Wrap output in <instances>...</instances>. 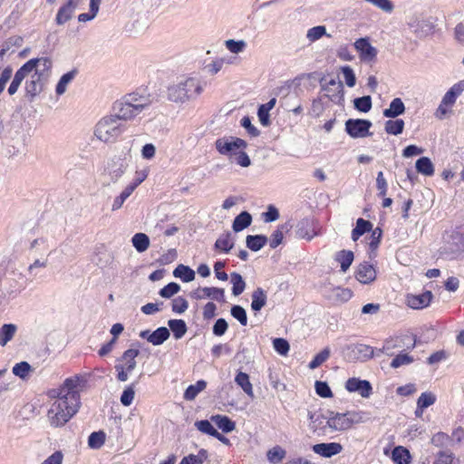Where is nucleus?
Masks as SVG:
<instances>
[{
	"mask_svg": "<svg viewBox=\"0 0 464 464\" xmlns=\"http://www.w3.org/2000/svg\"><path fill=\"white\" fill-rule=\"evenodd\" d=\"M52 60L48 57L33 58L23 64L14 73V76L7 89L9 95H14L18 91L23 81H25V94L33 101L44 89V82L51 73Z\"/></svg>",
	"mask_w": 464,
	"mask_h": 464,
	"instance_id": "obj_1",
	"label": "nucleus"
},
{
	"mask_svg": "<svg viewBox=\"0 0 464 464\" xmlns=\"http://www.w3.org/2000/svg\"><path fill=\"white\" fill-rule=\"evenodd\" d=\"M206 85V82L199 77H188L168 88V99L176 103H185L199 96Z\"/></svg>",
	"mask_w": 464,
	"mask_h": 464,
	"instance_id": "obj_2",
	"label": "nucleus"
},
{
	"mask_svg": "<svg viewBox=\"0 0 464 464\" xmlns=\"http://www.w3.org/2000/svg\"><path fill=\"white\" fill-rule=\"evenodd\" d=\"M55 399L48 411V420L53 427H61L77 413L80 405L61 396H49Z\"/></svg>",
	"mask_w": 464,
	"mask_h": 464,
	"instance_id": "obj_3",
	"label": "nucleus"
},
{
	"mask_svg": "<svg viewBox=\"0 0 464 464\" xmlns=\"http://www.w3.org/2000/svg\"><path fill=\"white\" fill-rule=\"evenodd\" d=\"M368 420V414L364 411H351L343 413L329 411V416L326 417V427L333 431H344L354 424L363 423Z\"/></svg>",
	"mask_w": 464,
	"mask_h": 464,
	"instance_id": "obj_4",
	"label": "nucleus"
},
{
	"mask_svg": "<svg viewBox=\"0 0 464 464\" xmlns=\"http://www.w3.org/2000/svg\"><path fill=\"white\" fill-rule=\"evenodd\" d=\"M127 130L125 122L112 115L106 116L96 124L94 134L103 142H114Z\"/></svg>",
	"mask_w": 464,
	"mask_h": 464,
	"instance_id": "obj_5",
	"label": "nucleus"
},
{
	"mask_svg": "<svg viewBox=\"0 0 464 464\" xmlns=\"http://www.w3.org/2000/svg\"><path fill=\"white\" fill-rule=\"evenodd\" d=\"M140 354L139 349H128L117 360L114 366L117 372V380L126 382L130 373L137 366L136 357Z\"/></svg>",
	"mask_w": 464,
	"mask_h": 464,
	"instance_id": "obj_6",
	"label": "nucleus"
},
{
	"mask_svg": "<svg viewBox=\"0 0 464 464\" xmlns=\"http://www.w3.org/2000/svg\"><path fill=\"white\" fill-rule=\"evenodd\" d=\"M79 383L80 378L77 376L67 378L61 387L51 390L48 394L49 396H61L81 405L80 393L77 390Z\"/></svg>",
	"mask_w": 464,
	"mask_h": 464,
	"instance_id": "obj_7",
	"label": "nucleus"
},
{
	"mask_svg": "<svg viewBox=\"0 0 464 464\" xmlns=\"http://www.w3.org/2000/svg\"><path fill=\"white\" fill-rule=\"evenodd\" d=\"M247 146V143L240 139L234 137H224L219 138L215 142L217 150L225 156H233L238 150H244Z\"/></svg>",
	"mask_w": 464,
	"mask_h": 464,
	"instance_id": "obj_8",
	"label": "nucleus"
},
{
	"mask_svg": "<svg viewBox=\"0 0 464 464\" xmlns=\"http://www.w3.org/2000/svg\"><path fill=\"white\" fill-rule=\"evenodd\" d=\"M322 90L326 92V97L333 102L342 105L344 102L343 84L337 79H331L324 82V79L320 81Z\"/></svg>",
	"mask_w": 464,
	"mask_h": 464,
	"instance_id": "obj_9",
	"label": "nucleus"
},
{
	"mask_svg": "<svg viewBox=\"0 0 464 464\" xmlns=\"http://www.w3.org/2000/svg\"><path fill=\"white\" fill-rule=\"evenodd\" d=\"M372 122L363 119H349L345 121V130L353 139L371 136Z\"/></svg>",
	"mask_w": 464,
	"mask_h": 464,
	"instance_id": "obj_10",
	"label": "nucleus"
},
{
	"mask_svg": "<svg viewBox=\"0 0 464 464\" xmlns=\"http://www.w3.org/2000/svg\"><path fill=\"white\" fill-rule=\"evenodd\" d=\"M407 24L411 33L419 39L426 37L433 30L432 23L418 15L411 16Z\"/></svg>",
	"mask_w": 464,
	"mask_h": 464,
	"instance_id": "obj_11",
	"label": "nucleus"
},
{
	"mask_svg": "<svg viewBox=\"0 0 464 464\" xmlns=\"http://www.w3.org/2000/svg\"><path fill=\"white\" fill-rule=\"evenodd\" d=\"M113 111L112 116L117 117L122 122L132 120L139 115L124 97L114 102Z\"/></svg>",
	"mask_w": 464,
	"mask_h": 464,
	"instance_id": "obj_12",
	"label": "nucleus"
},
{
	"mask_svg": "<svg viewBox=\"0 0 464 464\" xmlns=\"http://www.w3.org/2000/svg\"><path fill=\"white\" fill-rule=\"evenodd\" d=\"M190 296L196 300L208 297L218 302H226L224 289L218 287H198L190 293Z\"/></svg>",
	"mask_w": 464,
	"mask_h": 464,
	"instance_id": "obj_13",
	"label": "nucleus"
},
{
	"mask_svg": "<svg viewBox=\"0 0 464 464\" xmlns=\"http://www.w3.org/2000/svg\"><path fill=\"white\" fill-rule=\"evenodd\" d=\"M126 101L133 106L135 111L140 114L144 109L150 106L153 98L150 94L132 92L123 96Z\"/></svg>",
	"mask_w": 464,
	"mask_h": 464,
	"instance_id": "obj_14",
	"label": "nucleus"
},
{
	"mask_svg": "<svg viewBox=\"0 0 464 464\" xmlns=\"http://www.w3.org/2000/svg\"><path fill=\"white\" fill-rule=\"evenodd\" d=\"M354 48L359 53L360 59L363 62H372L377 56V49L371 44L368 38L356 40Z\"/></svg>",
	"mask_w": 464,
	"mask_h": 464,
	"instance_id": "obj_15",
	"label": "nucleus"
},
{
	"mask_svg": "<svg viewBox=\"0 0 464 464\" xmlns=\"http://www.w3.org/2000/svg\"><path fill=\"white\" fill-rule=\"evenodd\" d=\"M345 388L350 392H358L362 398H369L372 392L370 382L357 378H350L346 381Z\"/></svg>",
	"mask_w": 464,
	"mask_h": 464,
	"instance_id": "obj_16",
	"label": "nucleus"
},
{
	"mask_svg": "<svg viewBox=\"0 0 464 464\" xmlns=\"http://www.w3.org/2000/svg\"><path fill=\"white\" fill-rule=\"evenodd\" d=\"M314 453L324 458H331L343 450V446L338 442L318 443L313 446Z\"/></svg>",
	"mask_w": 464,
	"mask_h": 464,
	"instance_id": "obj_17",
	"label": "nucleus"
},
{
	"mask_svg": "<svg viewBox=\"0 0 464 464\" xmlns=\"http://www.w3.org/2000/svg\"><path fill=\"white\" fill-rule=\"evenodd\" d=\"M356 278L362 284H369L375 280L376 271L372 265L362 263L358 266Z\"/></svg>",
	"mask_w": 464,
	"mask_h": 464,
	"instance_id": "obj_18",
	"label": "nucleus"
},
{
	"mask_svg": "<svg viewBox=\"0 0 464 464\" xmlns=\"http://www.w3.org/2000/svg\"><path fill=\"white\" fill-rule=\"evenodd\" d=\"M348 349L354 353V359L367 361L374 357V349L370 345L358 343L348 346Z\"/></svg>",
	"mask_w": 464,
	"mask_h": 464,
	"instance_id": "obj_19",
	"label": "nucleus"
},
{
	"mask_svg": "<svg viewBox=\"0 0 464 464\" xmlns=\"http://www.w3.org/2000/svg\"><path fill=\"white\" fill-rule=\"evenodd\" d=\"M127 165L121 160H112L108 164V172L112 181H117L126 171Z\"/></svg>",
	"mask_w": 464,
	"mask_h": 464,
	"instance_id": "obj_20",
	"label": "nucleus"
},
{
	"mask_svg": "<svg viewBox=\"0 0 464 464\" xmlns=\"http://www.w3.org/2000/svg\"><path fill=\"white\" fill-rule=\"evenodd\" d=\"M404 111H405V106H404V103L402 102L401 99L395 98L391 102L389 108H387L383 111V115L386 118L392 119V118H396V117L403 114Z\"/></svg>",
	"mask_w": 464,
	"mask_h": 464,
	"instance_id": "obj_21",
	"label": "nucleus"
},
{
	"mask_svg": "<svg viewBox=\"0 0 464 464\" xmlns=\"http://www.w3.org/2000/svg\"><path fill=\"white\" fill-rule=\"evenodd\" d=\"M211 420L225 433H229L236 429V423L225 415H213Z\"/></svg>",
	"mask_w": 464,
	"mask_h": 464,
	"instance_id": "obj_22",
	"label": "nucleus"
},
{
	"mask_svg": "<svg viewBox=\"0 0 464 464\" xmlns=\"http://www.w3.org/2000/svg\"><path fill=\"white\" fill-rule=\"evenodd\" d=\"M431 298V292L427 291L420 295L410 297L409 305L413 309H421L430 304Z\"/></svg>",
	"mask_w": 464,
	"mask_h": 464,
	"instance_id": "obj_23",
	"label": "nucleus"
},
{
	"mask_svg": "<svg viewBox=\"0 0 464 464\" xmlns=\"http://www.w3.org/2000/svg\"><path fill=\"white\" fill-rule=\"evenodd\" d=\"M251 297V308L256 312L260 311L266 304L267 295L266 291L261 287H257L253 292Z\"/></svg>",
	"mask_w": 464,
	"mask_h": 464,
	"instance_id": "obj_24",
	"label": "nucleus"
},
{
	"mask_svg": "<svg viewBox=\"0 0 464 464\" xmlns=\"http://www.w3.org/2000/svg\"><path fill=\"white\" fill-rule=\"evenodd\" d=\"M252 216L247 211H242L237 215L232 225V228L235 232H240L251 225Z\"/></svg>",
	"mask_w": 464,
	"mask_h": 464,
	"instance_id": "obj_25",
	"label": "nucleus"
},
{
	"mask_svg": "<svg viewBox=\"0 0 464 464\" xmlns=\"http://www.w3.org/2000/svg\"><path fill=\"white\" fill-rule=\"evenodd\" d=\"M235 382L247 394L250 398H254L252 383L249 381L247 373L239 372L235 377Z\"/></svg>",
	"mask_w": 464,
	"mask_h": 464,
	"instance_id": "obj_26",
	"label": "nucleus"
},
{
	"mask_svg": "<svg viewBox=\"0 0 464 464\" xmlns=\"http://www.w3.org/2000/svg\"><path fill=\"white\" fill-rule=\"evenodd\" d=\"M353 253L350 250H341L335 254L334 259L340 263L341 270L346 272L353 261Z\"/></svg>",
	"mask_w": 464,
	"mask_h": 464,
	"instance_id": "obj_27",
	"label": "nucleus"
},
{
	"mask_svg": "<svg viewBox=\"0 0 464 464\" xmlns=\"http://www.w3.org/2000/svg\"><path fill=\"white\" fill-rule=\"evenodd\" d=\"M267 243V237L264 235H248L246 238V246L252 251H259Z\"/></svg>",
	"mask_w": 464,
	"mask_h": 464,
	"instance_id": "obj_28",
	"label": "nucleus"
},
{
	"mask_svg": "<svg viewBox=\"0 0 464 464\" xmlns=\"http://www.w3.org/2000/svg\"><path fill=\"white\" fill-rule=\"evenodd\" d=\"M372 228V224L365 220L363 218H358L356 221V226L352 231V239L353 241H357L361 236L364 233L371 231Z\"/></svg>",
	"mask_w": 464,
	"mask_h": 464,
	"instance_id": "obj_29",
	"label": "nucleus"
},
{
	"mask_svg": "<svg viewBox=\"0 0 464 464\" xmlns=\"http://www.w3.org/2000/svg\"><path fill=\"white\" fill-rule=\"evenodd\" d=\"M175 277L180 278L183 282L188 283L195 279V271L185 265H179L173 271Z\"/></svg>",
	"mask_w": 464,
	"mask_h": 464,
	"instance_id": "obj_30",
	"label": "nucleus"
},
{
	"mask_svg": "<svg viewBox=\"0 0 464 464\" xmlns=\"http://www.w3.org/2000/svg\"><path fill=\"white\" fill-rule=\"evenodd\" d=\"M168 325L177 340L182 338L187 333L186 323L181 319H170L168 322Z\"/></svg>",
	"mask_w": 464,
	"mask_h": 464,
	"instance_id": "obj_31",
	"label": "nucleus"
},
{
	"mask_svg": "<svg viewBox=\"0 0 464 464\" xmlns=\"http://www.w3.org/2000/svg\"><path fill=\"white\" fill-rule=\"evenodd\" d=\"M17 327L13 324H5L0 328V345L5 346L6 343L11 341L15 333Z\"/></svg>",
	"mask_w": 464,
	"mask_h": 464,
	"instance_id": "obj_32",
	"label": "nucleus"
},
{
	"mask_svg": "<svg viewBox=\"0 0 464 464\" xmlns=\"http://www.w3.org/2000/svg\"><path fill=\"white\" fill-rule=\"evenodd\" d=\"M415 167L417 171L423 175L432 176L434 174V166L428 157H421L417 160Z\"/></svg>",
	"mask_w": 464,
	"mask_h": 464,
	"instance_id": "obj_33",
	"label": "nucleus"
},
{
	"mask_svg": "<svg viewBox=\"0 0 464 464\" xmlns=\"http://www.w3.org/2000/svg\"><path fill=\"white\" fill-rule=\"evenodd\" d=\"M207 387V382L203 380L198 381L195 384L189 385L185 392L184 399L187 401H193L198 394L205 390Z\"/></svg>",
	"mask_w": 464,
	"mask_h": 464,
	"instance_id": "obj_34",
	"label": "nucleus"
},
{
	"mask_svg": "<svg viewBox=\"0 0 464 464\" xmlns=\"http://www.w3.org/2000/svg\"><path fill=\"white\" fill-rule=\"evenodd\" d=\"M131 242L135 249L140 253L146 251L150 246V238L144 233L135 234L131 238Z\"/></svg>",
	"mask_w": 464,
	"mask_h": 464,
	"instance_id": "obj_35",
	"label": "nucleus"
},
{
	"mask_svg": "<svg viewBox=\"0 0 464 464\" xmlns=\"http://www.w3.org/2000/svg\"><path fill=\"white\" fill-rule=\"evenodd\" d=\"M169 335L170 333L167 327H159L158 329L151 333L150 343H152L153 345H160L167 339H169Z\"/></svg>",
	"mask_w": 464,
	"mask_h": 464,
	"instance_id": "obj_36",
	"label": "nucleus"
},
{
	"mask_svg": "<svg viewBox=\"0 0 464 464\" xmlns=\"http://www.w3.org/2000/svg\"><path fill=\"white\" fill-rule=\"evenodd\" d=\"M77 72L75 70L64 73L59 80L55 92L58 95H62L66 92L67 85L74 79Z\"/></svg>",
	"mask_w": 464,
	"mask_h": 464,
	"instance_id": "obj_37",
	"label": "nucleus"
},
{
	"mask_svg": "<svg viewBox=\"0 0 464 464\" xmlns=\"http://www.w3.org/2000/svg\"><path fill=\"white\" fill-rule=\"evenodd\" d=\"M75 8H72V6L68 5H63L59 10L55 17V22L57 24L62 25L65 24L67 21H69L73 13Z\"/></svg>",
	"mask_w": 464,
	"mask_h": 464,
	"instance_id": "obj_38",
	"label": "nucleus"
},
{
	"mask_svg": "<svg viewBox=\"0 0 464 464\" xmlns=\"http://www.w3.org/2000/svg\"><path fill=\"white\" fill-rule=\"evenodd\" d=\"M286 456V451L281 446H275L266 452L269 462L277 464L281 462Z\"/></svg>",
	"mask_w": 464,
	"mask_h": 464,
	"instance_id": "obj_39",
	"label": "nucleus"
},
{
	"mask_svg": "<svg viewBox=\"0 0 464 464\" xmlns=\"http://www.w3.org/2000/svg\"><path fill=\"white\" fill-rule=\"evenodd\" d=\"M105 438L106 435L102 430L93 431L88 438V446L91 449L98 450L103 446Z\"/></svg>",
	"mask_w": 464,
	"mask_h": 464,
	"instance_id": "obj_40",
	"label": "nucleus"
},
{
	"mask_svg": "<svg viewBox=\"0 0 464 464\" xmlns=\"http://www.w3.org/2000/svg\"><path fill=\"white\" fill-rule=\"evenodd\" d=\"M234 246V242L231 239V234L227 233L225 235L220 236L216 243L215 248L218 250L224 251L226 253L229 252Z\"/></svg>",
	"mask_w": 464,
	"mask_h": 464,
	"instance_id": "obj_41",
	"label": "nucleus"
},
{
	"mask_svg": "<svg viewBox=\"0 0 464 464\" xmlns=\"http://www.w3.org/2000/svg\"><path fill=\"white\" fill-rule=\"evenodd\" d=\"M12 372L15 376H18L23 380H26L29 377L30 372H33V369L27 362H21L14 364Z\"/></svg>",
	"mask_w": 464,
	"mask_h": 464,
	"instance_id": "obj_42",
	"label": "nucleus"
},
{
	"mask_svg": "<svg viewBox=\"0 0 464 464\" xmlns=\"http://www.w3.org/2000/svg\"><path fill=\"white\" fill-rule=\"evenodd\" d=\"M404 121L401 119L389 120L385 122V131L388 134L399 135L403 131Z\"/></svg>",
	"mask_w": 464,
	"mask_h": 464,
	"instance_id": "obj_43",
	"label": "nucleus"
},
{
	"mask_svg": "<svg viewBox=\"0 0 464 464\" xmlns=\"http://www.w3.org/2000/svg\"><path fill=\"white\" fill-rule=\"evenodd\" d=\"M133 191H134L133 186L128 185L123 189V191L120 194V196H118L114 198L112 206H111V210L116 211V210L120 209L122 207L125 200L132 194Z\"/></svg>",
	"mask_w": 464,
	"mask_h": 464,
	"instance_id": "obj_44",
	"label": "nucleus"
},
{
	"mask_svg": "<svg viewBox=\"0 0 464 464\" xmlns=\"http://www.w3.org/2000/svg\"><path fill=\"white\" fill-rule=\"evenodd\" d=\"M231 283L233 285V287H232V293L234 295H239L240 294H242L245 290V287H246V283L245 281L243 280V277L241 276V275L234 272L231 274Z\"/></svg>",
	"mask_w": 464,
	"mask_h": 464,
	"instance_id": "obj_45",
	"label": "nucleus"
},
{
	"mask_svg": "<svg viewBox=\"0 0 464 464\" xmlns=\"http://www.w3.org/2000/svg\"><path fill=\"white\" fill-rule=\"evenodd\" d=\"M410 452L405 448L399 446L392 450V459L398 464H408Z\"/></svg>",
	"mask_w": 464,
	"mask_h": 464,
	"instance_id": "obj_46",
	"label": "nucleus"
},
{
	"mask_svg": "<svg viewBox=\"0 0 464 464\" xmlns=\"http://www.w3.org/2000/svg\"><path fill=\"white\" fill-rule=\"evenodd\" d=\"M354 108L362 112H368L372 106V98L370 95L355 98L353 100Z\"/></svg>",
	"mask_w": 464,
	"mask_h": 464,
	"instance_id": "obj_47",
	"label": "nucleus"
},
{
	"mask_svg": "<svg viewBox=\"0 0 464 464\" xmlns=\"http://www.w3.org/2000/svg\"><path fill=\"white\" fill-rule=\"evenodd\" d=\"M324 35H327L326 28L324 25L314 26L310 28L306 33V38L311 43L319 40ZM328 36L330 35L328 34Z\"/></svg>",
	"mask_w": 464,
	"mask_h": 464,
	"instance_id": "obj_48",
	"label": "nucleus"
},
{
	"mask_svg": "<svg viewBox=\"0 0 464 464\" xmlns=\"http://www.w3.org/2000/svg\"><path fill=\"white\" fill-rule=\"evenodd\" d=\"M330 356V349L328 347L317 353L309 362V368L314 370L323 364Z\"/></svg>",
	"mask_w": 464,
	"mask_h": 464,
	"instance_id": "obj_49",
	"label": "nucleus"
},
{
	"mask_svg": "<svg viewBox=\"0 0 464 464\" xmlns=\"http://www.w3.org/2000/svg\"><path fill=\"white\" fill-rule=\"evenodd\" d=\"M225 45L229 52L233 53H239L245 50L246 43L244 40L236 41L229 39L225 42Z\"/></svg>",
	"mask_w": 464,
	"mask_h": 464,
	"instance_id": "obj_50",
	"label": "nucleus"
},
{
	"mask_svg": "<svg viewBox=\"0 0 464 464\" xmlns=\"http://www.w3.org/2000/svg\"><path fill=\"white\" fill-rule=\"evenodd\" d=\"M402 347V340L399 337L391 338L384 342L383 349L385 353L392 356L393 355V350L399 349Z\"/></svg>",
	"mask_w": 464,
	"mask_h": 464,
	"instance_id": "obj_51",
	"label": "nucleus"
},
{
	"mask_svg": "<svg viewBox=\"0 0 464 464\" xmlns=\"http://www.w3.org/2000/svg\"><path fill=\"white\" fill-rule=\"evenodd\" d=\"M231 315L236 318L242 325L247 324V316L246 310L237 304L231 307Z\"/></svg>",
	"mask_w": 464,
	"mask_h": 464,
	"instance_id": "obj_52",
	"label": "nucleus"
},
{
	"mask_svg": "<svg viewBox=\"0 0 464 464\" xmlns=\"http://www.w3.org/2000/svg\"><path fill=\"white\" fill-rule=\"evenodd\" d=\"M436 401V396L432 392H423L420 394L417 401V405L420 408H428L434 404Z\"/></svg>",
	"mask_w": 464,
	"mask_h": 464,
	"instance_id": "obj_53",
	"label": "nucleus"
},
{
	"mask_svg": "<svg viewBox=\"0 0 464 464\" xmlns=\"http://www.w3.org/2000/svg\"><path fill=\"white\" fill-rule=\"evenodd\" d=\"M180 290L179 285L177 283L171 282L161 288L159 292L160 295L164 298H170Z\"/></svg>",
	"mask_w": 464,
	"mask_h": 464,
	"instance_id": "obj_54",
	"label": "nucleus"
},
{
	"mask_svg": "<svg viewBox=\"0 0 464 464\" xmlns=\"http://www.w3.org/2000/svg\"><path fill=\"white\" fill-rule=\"evenodd\" d=\"M310 227V221L308 219H304L297 225L296 234L301 238H306L307 240H311L314 234L310 235L307 231V228Z\"/></svg>",
	"mask_w": 464,
	"mask_h": 464,
	"instance_id": "obj_55",
	"label": "nucleus"
},
{
	"mask_svg": "<svg viewBox=\"0 0 464 464\" xmlns=\"http://www.w3.org/2000/svg\"><path fill=\"white\" fill-rule=\"evenodd\" d=\"M315 392L322 398H331L333 397V392L325 382L316 381L315 384Z\"/></svg>",
	"mask_w": 464,
	"mask_h": 464,
	"instance_id": "obj_56",
	"label": "nucleus"
},
{
	"mask_svg": "<svg viewBox=\"0 0 464 464\" xmlns=\"http://www.w3.org/2000/svg\"><path fill=\"white\" fill-rule=\"evenodd\" d=\"M376 188L378 189V197L384 198L387 194L388 184L382 171H379L377 174Z\"/></svg>",
	"mask_w": 464,
	"mask_h": 464,
	"instance_id": "obj_57",
	"label": "nucleus"
},
{
	"mask_svg": "<svg viewBox=\"0 0 464 464\" xmlns=\"http://www.w3.org/2000/svg\"><path fill=\"white\" fill-rule=\"evenodd\" d=\"M134 395H135L134 383H132L130 386H128L121 393V404L124 406H130L134 400Z\"/></svg>",
	"mask_w": 464,
	"mask_h": 464,
	"instance_id": "obj_58",
	"label": "nucleus"
},
{
	"mask_svg": "<svg viewBox=\"0 0 464 464\" xmlns=\"http://www.w3.org/2000/svg\"><path fill=\"white\" fill-rule=\"evenodd\" d=\"M273 346L281 355H286L290 349L288 342L283 338H275L273 340Z\"/></svg>",
	"mask_w": 464,
	"mask_h": 464,
	"instance_id": "obj_59",
	"label": "nucleus"
},
{
	"mask_svg": "<svg viewBox=\"0 0 464 464\" xmlns=\"http://www.w3.org/2000/svg\"><path fill=\"white\" fill-rule=\"evenodd\" d=\"M195 426L202 433L210 435L212 437L217 430L208 420H198L195 422Z\"/></svg>",
	"mask_w": 464,
	"mask_h": 464,
	"instance_id": "obj_60",
	"label": "nucleus"
},
{
	"mask_svg": "<svg viewBox=\"0 0 464 464\" xmlns=\"http://www.w3.org/2000/svg\"><path fill=\"white\" fill-rule=\"evenodd\" d=\"M413 362V358L406 353L398 354L391 362L392 368L408 365Z\"/></svg>",
	"mask_w": 464,
	"mask_h": 464,
	"instance_id": "obj_61",
	"label": "nucleus"
},
{
	"mask_svg": "<svg viewBox=\"0 0 464 464\" xmlns=\"http://www.w3.org/2000/svg\"><path fill=\"white\" fill-rule=\"evenodd\" d=\"M341 71L343 74L345 83L348 87H353L356 83V77L353 70L350 66H343Z\"/></svg>",
	"mask_w": 464,
	"mask_h": 464,
	"instance_id": "obj_62",
	"label": "nucleus"
},
{
	"mask_svg": "<svg viewBox=\"0 0 464 464\" xmlns=\"http://www.w3.org/2000/svg\"><path fill=\"white\" fill-rule=\"evenodd\" d=\"M188 307V301L181 297H176L172 301V311L177 314H183Z\"/></svg>",
	"mask_w": 464,
	"mask_h": 464,
	"instance_id": "obj_63",
	"label": "nucleus"
},
{
	"mask_svg": "<svg viewBox=\"0 0 464 464\" xmlns=\"http://www.w3.org/2000/svg\"><path fill=\"white\" fill-rule=\"evenodd\" d=\"M454 454L450 451H440L433 464H453Z\"/></svg>",
	"mask_w": 464,
	"mask_h": 464,
	"instance_id": "obj_64",
	"label": "nucleus"
}]
</instances>
